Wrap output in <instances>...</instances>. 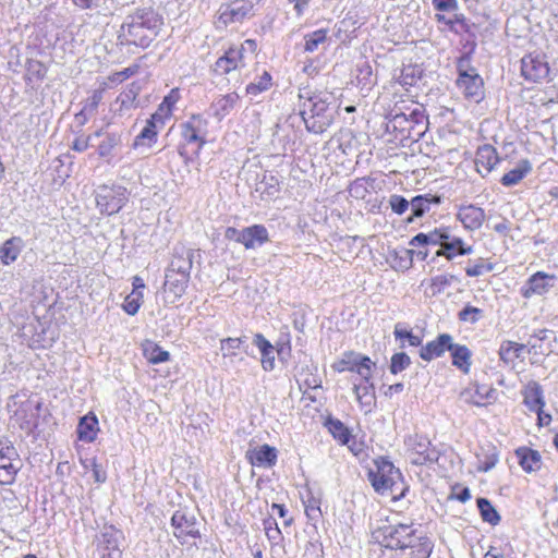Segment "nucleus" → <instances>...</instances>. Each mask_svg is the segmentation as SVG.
Returning <instances> with one entry per match:
<instances>
[{
  "label": "nucleus",
  "mask_w": 558,
  "mask_h": 558,
  "mask_svg": "<svg viewBox=\"0 0 558 558\" xmlns=\"http://www.w3.org/2000/svg\"><path fill=\"white\" fill-rule=\"evenodd\" d=\"M163 22L151 10H137L128 15L118 32V44L147 48L157 37Z\"/></svg>",
  "instance_id": "obj_1"
},
{
  "label": "nucleus",
  "mask_w": 558,
  "mask_h": 558,
  "mask_svg": "<svg viewBox=\"0 0 558 558\" xmlns=\"http://www.w3.org/2000/svg\"><path fill=\"white\" fill-rule=\"evenodd\" d=\"M194 251L175 248L171 263L166 271L163 298L168 304H174L184 293L190 280Z\"/></svg>",
  "instance_id": "obj_2"
},
{
  "label": "nucleus",
  "mask_w": 558,
  "mask_h": 558,
  "mask_svg": "<svg viewBox=\"0 0 558 558\" xmlns=\"http://www.w3.org/2000/svg\"><path fill=\"white\" fill-rule=\"evenodd\" d=\"M301 116L306 130L315 134L324 133L333 121V109L328 101L327 94H313L310 92L300 94Z\"/></svg>",
  "instance_id": "obj_3"
},
{
  "label": "nucleus",
  "mask_w": 558,
  "mask_h": 558,
  "mask_svg": "<svg viewBox=\"0 0 558 558\" xmlns=\"http://www.w3.org/2000/svg\"><path fill=\"white\" fill-rule=\"evenodd\" d=\"M40 405L41 403L36 398L26 395L13 396L8 403L12 424L17 425L27 434L33 432L37 427Z\"/></svg>",
  "instance_id": "obj_4"
},
{
  "label": "nucleus",
  "mask_w": 558,
  "mask_h": 558,
  "mask_svg": "<svg viewBox=\"0 0 558 558\" xmlns=\"http://www.w3.org/2000/svg\"><path fill=\"white\" fill-rule=\"evenodd\" d=\"M256 50V43L252 39H246L240 46L230 47L223 56L218 58L215 63V72L223 75L231 71L242 70L248 62L253 61Z\"/></svg>",
  "instance_id": "obj_5"
},
{
  "label": "nucleus",
  "mask_w": 558,
  "mask_h": 558,
  "mask_svg": "<svg viewBox=\"0 0 558 558\" xmlns=\"http://www.w3.org/2000/svg\"><path fill=\"white\" fill-rule=\"evenodd\" d=\"M377 538L384 547L399 554H405L408 547L416 542L413 526L403 523L381 527L377 532Z\"/></svg>",
  "instance_id": "obj_6"
},
{
  "label": "nucleus",
  "mask_w": 558,
  "mask_h": 558,
  "mask_svg": "<svg viewBox=\"0 0 558 558\" xmlns=\"http://www.w3.org/2000/svg\"><path fill=\"white\" fill-rule=\"evenodd\" d=\"M255 14L254 0H232L222 3L217 12L216 27L226 28L233 24H241Z\"/></svg>",
  "instance_id": "obj_7"
},
{
  "label": "nucleus",
  "mask_w": 558,
  "mask_h": 558,
  "mask_svg": "<svg viewBox=\"0 0 558 558\" xmlns=\"http://www.w3.org/2000/svg\"><path fill=\"white\" fill-rule=\"evenodd\" d=\"M408 456L413 464L425 465L437 461L438 451L422 435H409L404 438Z\"/></svg>",
  "instance_id": "obj_8"
},
{
  "label": "nucleus",
  "mask_w": 558,
  "mask_h": 558,
  "mask_svg": "<svg viewBox=\"0 0 558 558\" xmlns=\"http://www.w3.org/2000/svg\"><path fill=\"white\" fill-rule=\"evenodd\" d=\"M332 368L338 373H355L361 379H367L372 378L375 363L368 356L361 353L345 352L332 364Z\"/></svg>",
  "instance_id": "obj_9"
},
{
  "label": "nucleus",
  "mask_w": 558,
  "mask_h": 558,
  "mask_svg": "<svg viewBox=\"0 0 558 558\" xmlns=\"http://www.w3.org/2000/svg\"><path fill=\"white\" fill-rule=\"evenodd\" d=\"M400 477L401 473L399 470L390 461L383 458L376 460L375 470L369 471V480L373 487L381 494L392 490Z\"/></svg>",
  "instance_id": "obj_10"
},
{
  "label": "nucleus",
  "mask_w": 558,
  "mask_h": 558,
  "mask_svg": "<svg viewBox=\"0 0 558 558\" xmlns=\"http://www.w3.org/2000/svg\"><path fill=\"white\" fill-rule=\"evenodd\" d=\"M184 145L192 146L193 153H199L206 144L208 122L201 114H194L181 125Z\"/></svg>",
  "instance_id": "obj_11"
},
{
  "label": "nucleus",
  "mask_w": 558,
  "mask_h": 558,
  "mask_svg": "<svg viewBox=\"0 0 558 558\" xmlns=\"http://www.w3.org/2000/svg\"><path fill=\"white\" fill-rule=\"evenodd\" d=\"M21 468L22 462L16 449L9 440L0 438V484H12Z\"/></svg>",
  "instance_id": "obj_12"
},
{
  "label": "nucleus",
  "mask_w": 558,
  "mask_h": 558,
  "mask_svg": "<svg viewBox=\"0 0 558 558\" xmlns=\"http://www.w3.org/2000/svg\"><path fill=\"white\" fill-rule=\"evenodd\" d=\"M129 193L122 186L102 185L96 193V203L101 213L113 215L128 202Z\"/></svg>",
  "instance_id": "obj_13"
},
{
  "label": "nucleus",
  "mask_w": 558,
  "mask_h": 558,
  "mask_svg": "<svg viewBox=\"0 0 558 558\" xmlns=\"http://www.w3.org/2000/svg\"><path fill=\"white\" fill-rule=\"evenodd\" d=\"M422 118L417 109H413L410 113L395 111L386 122V130L393 133L396 138L403 140L411 136L414 125Z\"/></svg>",
  "instance_id": "obj_14"
},
{
  "label": "nucleus",
  "mask_w": 558,
  "mask_h": 558,
  "mask_svg": "<svg viewBox=\"0 0 558 558\" xmlns=\"http://www.w3.org/2000/svg\"><path fill=\"white\" fill-rule=\"evenodd\" d=\"M122 537V532L113 526L105 527L97 541L99 558H122L120 548Z\"/></svg>",
  "instance_id": "obj_15"
},
{
  "label": "nucleus",
  "mask_w": 558,
  "mask_h": 558,
  "mask_svg": "<svg viewBox=\"0 0 558 558\" xmlns=\"http://www.w3.org/2000/svg\"><path fill=\"white\" fill-rule=\"evenodd\" d=\"M173 526V535L180 543L184 544L189 538H197L201 536L194 515H187L183 511H175L171 518Z\"/></svg>",
  "instance_id": "obj_16"
},
{
  "label": "nucleus",
  "mask_w": 558,
  "mask_h": 558,
  "mask_svg": "<svg viewBox=\"0 0 558 558\" xmlns=\"http://www.w3.org/2000/svg\"><path fill=\"white\" fill-rule=\"evenodd\" d=\"M460 399L476 407H485L496 401L497 390L487 385L471 384L460 392Z\"/></svg>",
  "instance_id": "obj_17"
},
{
  "label": "nucleus",
  "mask_w": 558,
  "mask_h": 558,
  "mask_svg": "<svg viewBox=\"0 0 558 558\" xmlns=\"http://www.w3.org/2000/svg\"><path fill=\"white\" fill-rule=\"evenodd\" d=\"M557 277L554 274L537 271L532 275L521 288V295L530 299L533 295H544L556 284Z\"/></svg>",
  "instance_id": "obj_18"
},
{
  "label": "nucleus",
  "mask_w": 558,
  "mask_h": 558,
  "mask_svg": "<svg viewBox=\"0 0 558 558\" xmlns=\"http://www.w3.org/2000/svg\"><path fill=\"white\" fill-rule=\"evenodd\" d=\"M457 86L465 98L474 102H480L484 97L483 80L475 70L461 72L457 80Z\"/></svg>",
  "instance_id": "obj_19"
},
{
  "label": "nucleus",
  "mask_w": 558,
  "mask_h": 558,
  "mask_svg": "<svg viewBox=\"0 0 558 558\" xmlns=\"http://www.w3.org/2000/svg\"><path fill=\"white\" fill-rule=\"evenodd\" d=\"M521 73L525 80L538 82L547 77L549 66L543 56L530 53L521 60Z\"/></svg>",
  "instance_id": "obj_20"
},
{
  "label": "nucleus",
  "mask_w": 558,
  "mask_h": 558,
  "mask_svg": "<svg viewBox=\"0 0 558 558\" xmlns=\"http://www.w3.org/2000/svg\"><path fill=\"white\" fill-rule=\"evenodd\" d=\"M251 464L258 468H271L277 463L278 451L269 445H262L246 451Z\"/></svg>",
  "instance_id": "obj_21"
},
{
  "label": "nucleus",
  "mask_w": 558,
  "mask_h": 558,
  "mask_svg": "<svg viewBox=\"0 0 558 558\" xmlns=\"http://www.w3.org/2000/svg\"><path fill=\"white\" fill-rule=\"evenodd\" d=\"M485 217L484 209L472 204L460 206L457 213V219L471 231L480 229Z\"/></svg>",
  "instance_id": "obj_22"
},
{
  "label": "nucleus",
  "mask_w": 558,
  "mask_h": 558,
  "mask_svg": "<svg viewBox=\"0 0 558 558\" xmlns=\"http://www.w3.org/2000/svg\"><path fill=\"white\" fill-rule=\"evenodd\" d=\"M353 391L355 395V399L360 404L361 410L364 413L372 412L375 405V387L371 381V378L361 379L359 384L354 383Z\"/></svg>",
  "instance_id": "obj_23"
},
{
  "label": "nucleus",
  "mask_w": 558,
  "mask_h": 558,
  "mask_svg": "<svg viewBox=\"0 0 558 558\" xmlns=\"http://www.w3.org/2000/svg\"><path fill=\"white\" fill-rule=\"evenodd\" d=\"M452 343V337L448 333L439 335L435 340L422 347L420 356L424 361H432L441 356L446 351H449Z\"/></svg>",
  "instance_id": "obj_24"
},
{
  "label": "nucleus",
  "mask_w": 558,
  "mask_h": 558,
  "mask_svg": "<svg viewBox=\"0 0 558 558\" xmlns=\"http://www.w3.org/2000/svg\"><path fill=\"white\" fill-rule=\"evenodd\" d=\"M239 100L240 97L234 92L221 95L211 102L209 113L218 121H221L234 109Z\"/></svg>",
  "instance_id": "obj_25"
},
{
  "label": "nucleus",
  "mask_w": 558,
  "mask_h": 558,
  "mask_svg": "<svg viewBox=\"0 0 558 558\" xmlns=\"http://www.w3.org/2000/svg\"><path fill=\"white\" fill-rule=\"evenodd\" d=\"M269 241V234L263 225H253L242 229V243L245 248H256Z\"/></svg>",
  "instance_id": "obj_26"
},
{
  "label": "nucleus",
  "mask_w": 558,
  "mask_h": 558,
  "mask_svg": "<svg viewBox=\"0 0 558 558\" xmlns=\"http://www.w3.org/2000/svg\"><path fill=\"white\" fill-rule=\"evenodd\" d=\"M499 158L492 145H483L476 151L475 165L483 175L488 174L498 163Z\"/></svg>",
  "instance_id": "obj_27"
},
{
  "label": "nucleus",
  "mask_w": 558,
  "mask_h": 558,
  "mask_svg": "<svg viewBox=\"0 0 558 558\" xmlns=\"http://www.w3.org/2000/svg\"><path fill=\"white\" fill-rule=\"evenodd\" d=\"M451 234L449 228H436L428 233H418L410 241L411 246L421 245H440L442 246L446 240H450Z\"/></svg>",
  "instance_id": "obj_28"
},
{
  "label": "nucleus",
  "mask_w": 558,
  "mask_h": 558,
  "mask_svg": "<svg viewBox=\"0 0 558 558\" xmlns=\"http://www.w3.org/2000/svg\"><path fill=\"white\" fill-rule=\"evenodd\" d=\"M25 246L24 240L20 236H12L4 241L0 246V262L9 266L16 262Z\"/></svg>",
  "instance_id": "obj_29"
},
{
  "label": "nucleus",
  "mask_w": 558,
  "mask_h": 558,
  "mask_svg": "<svg viewBox=\"0 0 558 558\" xmlns=\"http://www.w3.org/2000/svg\"><path fill=\"white\" fill-rule=\"evenodd\" d=\"M98 432V418L93 412H89L81 417L76 429L80 440L85 442H93L96 439Z\"/></svg>",
  "instance_id": "obj_30"
},
{
  "label": "nucleus",
  "mask_w": 558,
  "mask_h": 558,
  "mask_svg": "<svg viewBox=\"0 0 558 558\" xmlns=\"http://www.w3.org/2000/svg\"><path fill=\"white\" fill-rule=\"evenodd\" d=\"M472 252V246L465 245L461 238L451 235V239L444 242L441 250L437 251L436 255L452 259L457 255H469Z\"/></svg>",
  "instance_id": "obj_31"
},
{
  "label": "nucleus",
  "mask_w": 558,
  "mask_h": 558,
  "mask_svg": "<svg viewBox=\"0 0 558 558\" xmlns=\"http://www.w3.org/2000/svg\"><path fill=\"white\" fill-rule=\"evenodd\" d=\"M253 343L258 348L262 359V367L266 372H270L275 367L274 345L262 335L256 333Z\"/></svg>",
  "instance_id": "obj_32"
},
{
  "label": "nucleus",
  "mask_w": 558,
  "mask_h": 558,
  "mask_svg": "<svg viewBox=\"0 0 558 558\" xmlns=\"http://www.w3.org/2000/svg\"><path fill=\"white\" fill-rule=\"evenodd\" d=\"M532 171V165L527 159H521L517 166L505 173L500 180L504 186H513L520 183Z\"/></svg>",
  "instance_id": "obj_33"
},
{
  "label": "nucleus",
  "mask_w": 558,
  "mask_h": 558,
  "mask_svg": "<svg viewBox=\"0 0 558 558\" xmlns=\"http://www.w3.org/2000/svg\"><path fill=\"white\" fill-rule=\"evenodd\" d=\"M519 463L525 472H535L541 469L542 459L538 451L521 447L515 450Z\"/></svg>",
  "instance_id": "obj_34"
},
{
  "label": "nucleus",
  "mask_w": 558,
  "mask_h": 558,
  "mask_svg": "<svg viewBox=\"0 0 558 558\" xmlns=\"http://www.w3.org/2000/svg\"><path fill=\"white\" fill-rule=\"evenodd\" d=\"M155 121L156 120H153V117H150V119L147 120L146 125L134 138L132 145L134 149H138L141 147L150 148L157 142L158 132L156 130Z\"/></svg>",
  "instance_id": "obj_35"
},
{
  "label": "nucleus",
  "mask_w": 558,
  "mask_h": 558,
  "mask_svg": "<svg viewBox=\"0 0 558 558\" xmlns=\"http://www.w3.org/2000/svg\"><path fill=\"white\" fill-rule=\"evenodd\" d=\"M355 80L362 92L368 93L376 84V77L373 74L372 65L363 60L356 64Z\"/></svg>",
  "instance_id": "obj_36"
},
{
  "label": "nucleus",
  "mask_w": 558,
  "mask_h": 558,
  "mask_svg": "<svg viewBox=\"0 0 558 558\" xmlns=\"http://www.w3.org/2000/svg\"><path fill=\"white\" fill-rule=\"evenodd\" d=\"M144 357L151 364H160L169 361L170 354L153 340H144L141 344Z\"/></svg>",
  "instance_id": "obj_37"
},
{
  "label": "nucleus",
  "mask_w": 558,
  "mask_h": 558,
  "mask_svg": "<svg viewBox=\"0 0 558 558\" xmlns=\"http://www.w3.org/2000/svg\"><path fill=\"white\" fill-rule=\"evenodd\" d=\"M449 351L451 352L452 364L464 374H468L471 367V351L465 345L453 343H451Z\"/></svg>",
  "instance_id": "obj_38"
},
{
  "label": "nucleus",
  "mask_w": 558,
  "mask_h": 558,
  "mask_svg": "<svg viewBox=\"0 0 558 558\" xmlns=\"http://www.w3.org/2000/svg\"><path fill=\"white\" fill-rule=\"evenodd\" d=\"M180 99V93L178 88H173L163 98L156 112L151 116L153 120L162 121L171 116L174 105Z\"/></svg>",
  "instance_id": "obj_39"
},
{
  "label": "nucleus",
  "mask_w": 558,
  "mask_h": 558,
  "mask_svg": "<svg viewBox=\"0 0 558 558\" xmlns=\"http://www.w3.org/2000/svg\"><path fill=\"white\" fill-rule=\"evenodd\" d=\"M432 544L428 538L416 536V542L410 545L405 554H399L400 558H429Z\"/></svg>",
  "instance_id": "obj_40"
},
{
  "label": "nucleus",
  "mask_w": 558,
  "mask_h": 558,
  "mask_svg": "<svg viewBox=\"0 0 558 558\" xmlns=\"http://www.w3.org/2000/svg\"><path fill=\"white\" fill-rule=\"evenodd\" d=\"M432 544L428 538L416 536V542L410 545L405 554H399L400 558H429Z\"/></svg>",
  "instance_id": "obj_41"
},
{
  "label": "nucleus",
  "mask_w": 558,
  "mask_h": 558,
  "mask_svg": "<svg viewBox=\"0 0 558 558\" xmlns=\"http://www.w3.org/2000/svg\"><path fill=\"white\" fill-rule=\"evenodd\" d=\"M525 345L513 341H504L499 349L500 359L506 363H513L524 351Z\"/></svg>",
  "instance_id": "obj_42"
},
{
  "label": "nucleus",
  "mask_w": 558,
  "mask_h": 558,
  "mask_svg": "<svg viewBox=\"0 0 558 558\" xmlns=\"http://www.w3.org/2000/svg\"><path fill=\"white\" fill-rule=\"evenodd\" d=\"M440 198L437 196L428 197L426 195H418L412 198L411 209L414 217H422L430 209L432 204H439Z\"/></svg>",
  "instance_id": "obj_43"
},
{
  "label": "nucleus",
  "mask_w": 558,
  "mask_h": 558,
  "mask_svg": "<svg viewBox=\"0 0 558 558\" xmlns=\"http://www.w3.org/2000/svg\"><path fill=\"white\" fill-rule=\"evenodd\" d=\"M495 268V264L485 259L477 258L475 260H469L465 267V274L469 277H480L485 274L493 271Z\"/></svg>",
  "instance_id": "obj_44"
},
{
  "label": "nucleus",
  "mask_w": 558,
  "mask_h": 558,
  "mask_svg": "<svg viewBox=\"0 0 558 558\" xmlns=\"http://www.w3.org/2000/svg\"><path fill=\"white\" fill-rule=\"evenodd\" d=\"M326 425L330 434L339 441V444L349 445L351 441V434L341 421L330 418L327 421Z\"/></svg>",
  "instance_id": "obj_45"
},
{
  "label": "nucleus",
  "mask_w": 558,
  "mask_h": 558,
  "mask_svg": "<svg viewBox=\"0 0 558 558\" xmlns=\"http://www.w3.org/2000/svg\"><path fill=\"white\" fill-rule=\"evenodd\" d=\"M257 191L265 198H274L280 193V182L275 175H264V179L257 186Z\"/></svg>",
  "instance_id": "obj_46"
},
{
  "label": "nucleus",
  "mask_w": 558,
  "mask_h": 558,
  "mask_svg": "<svg viewBox=\"0 0 558 558\" xmlns=\"http://www.w3.org/2000/svg\"><path fill=\"white\" fill-rule=\"evenodd\" d=\"M373 187V180L368 178H359L354 180L349 187V194L356 199H364Z\"/></svg>",
  "instance_id": "obj_47"
},
{
  "label": "nucleus",
  "mask_w": 558,
  "mask_h": 558,
  "mask_svg": "<svg viewBox=\"0 0 558 558\" xmlns=\"http://www.w3.org/2000/svg\"><path fill=\"white\" fill-rule=\"evenodd\" d=\"M422 69L418 65L409 64L403 66L398 82L402 86H413L422 76Z\"/></svg>",
  "instance_id": "obj_48"
},
{
  "label": "nucleus",
  "mask_w": 558,
  "mask_h": 558,
  "mask_svg": "<svg viewBox=\"0 0 558 558\" xmlns=\"http://www.w3.org/2000/svg\"><path fill=\"white\" fill-rule=\"evenodd\" d=\"M477 507L482 519L493 525H496L500 521V517L493 505L486 498L477 499Z\"/></svg>",
  "instance_id": "obj_49"
},
{
  "label": "nucleus",
  "mask_w": 558,
  "mask_h": 558,
  "mask_svg": "<svg viewBox=\"0 0 558 558\" xmlns=\"http://www.w3.org/2000/svg\"><path fill=\"white\" fill-rule=\"evenodd\" d=\"M121 144V136L117 133H108L98 146V154L106 158L111 156L113 149Z\"/></svg>",
  "instance_id": "obj_50"
},
{
  "label": "nucleus",
  "mask_w": 558,
  "mask_h": 558,
  "mask_svg": "<svg viewBox=\"0 0 558 558\" xmlns=\"http://www.w3.org/2000/svg\"><path fill=\"white\" fill-rule=\"evenodd\" d=\"M438 23L445 24L449 27L450 31L454 33H459L465 28V20L461 14H453L452 16H447L445 14L437 13L435 15Z\"/></svg>",
  "instance_id": "obj_51"
},
{
  "label": "nucleus",
  "mask_w": 558,
  "mask_h": 558,
  "mask_svg": "<svg viewBox=\"0 0 558 558\" xmlns=\"http://www.w3.org/2000/svg\"><path fill=\"white\" fill-rule=\"evenodd\" d=\"M305 45L304 49L307 52H314L318 49V46L320 44H324L327 39V29L320 28L317 31H314L304 37Z\"/></svg>",
  "instance_id": "obj_52"
},
{
  "label": "nucleus",
  "mask_w": 558,
  "mask_h": 558,
  "mask_svg": "<svg viewBox=\"0 0 558 558\" xmlns=\"http://www.w3.org/2000/svg\"><path fill=\"white\" fill-rule=\"evenodd\" d=\"M271 86V76L268 72L264 71L257 82H252L246 86V93L251 96H256Z\"/></svg>",
  "instance_id": "obj_53"
},
{
  "label": "nucleus",
  "mask_w": 558,
  "mask_h": 558,
  "mask_svg": "<svg viewBox=\"0 0 558 558\" xmlns=\"http://www.w3.org/2000/svg\"><path fill=\"white\" fill-rule=\"evenodd\" d=\"M143 292L142 291H132L129 295L125 296L124 299V302H123V310L129 314V315H135L142 303H143Z\"/></svg>",
  "instance_id": "obj_54"
},
{
  "label": "nucleus",
  "mask_w": 558,
  "mask_h": 558,
  "mask_svg": "<svg viewBox=\"0 0 558 558\" xmlns=\"http://www.w3.org/2000/svg\"><path fill=\"white\" fill-rule=\"evenodd\" d=\"M524 403L531 411L534 412L543 409V396L541 389L537 386L529 390L527 395L525 396Z\"/></svg>",
  "instance_id": "obj_55"
},
{
  "label": "nucleus",
  "mask_w": 558,
  "mask_h": 558,
  "mask_svg": "<svg viewBox=\"0 0 558 558\" xmlns=\"http://www.w3.org/2000/svg\"><path fill=\"white\" fill-rule=\"evenodd\" d=\"M393 335L396 339L401 341L407 340L408 343L412 347H418L422 343V339L418 336L404 328L401 324H397L395 326Z\"/></svg>",
  "instance_id": "obj_56"
},
{
  "label": "nucleus",
  "mask_w": 558,
  "mask_h": 558,
  "mask_svg": "<svg viewBox=\"0 0 558 558\" xmlns=\"http://www.w3.org/2000/svg\"><path fill=\"white\" fill-rule=\"evenodd\" d=\"M245 338H226L221 340V351L223 356H234L236 355V350L240 349L242 343H244Z\"/></svg>",
  "instance_id": "obj_57"
},
{
  "label": "nucleus",
  "mask_w": 558,
  "mask_h": 558,
  "mask_svg": "<svg viewBox=\"0 0 558 558\" xmlns=\"http://www.w3.org/2000/svg\"><path fill=\"white\" fill-rule=\"evenodd\" d=\"M482 315L483 311L481 308L468 305L459 312L458 316L461 322L475 324L482 318Z\"/></svg>",
  "instance_id": "obj_58"
},
{
  "label": "nucleus",
  "mask_w": 558,
  "mask_h": 558,
  "mask_svg": "<svg viewBox=\"0 0 558 558\" xmlns=\"http://www.w3.org/2000/svg\"><path fill=\"white\" fill-rule=\"evenodd\" d=\"M85 469L90 468L93 477L97 483H104L107 480V473L104 468L97 463L96 459H87L83 462Z\"/></svg>",
  "instance_id": "obj_59"
},
{
  "label": "nucleus",
  "mask_w": 558,
  "mask_h": 558,
  "mask_svg": "<svg viewBox=\"0 0 558 558\" xmlns=\"http://www.w3.org/2000/svg\"><path fill=\"white\" fill-rule=\"evenodd\" d=\"M410 357L405 353H396L391 357L390 371L398 374L410 365Z\"/></svg>",
  "instance_id": "obj_60"
},
{
  "label": "nucleus",
  "mask_w": 558,
  "mask_h": 558,
  "mask_svg": "<svg viewBox=\"0 0 558 558\" xmlns=\"http://www.w3.org/2000/svg\"><path fill=\"white\" fill-rule=\"evenodd\" d=\"M264 530L266 533L267 538L277 544L281 539V531L278 527V524L275 520H266L264 521Z\"/></svg>",
  "instance_id": "obj_61"
},
{
  "label": "nucleus",
  "mask_w": 558,
  "mask_h": 558,
  "mask_svg": "<svg viewBox=\"0 0 558 558\" xmlns=\"http://www.w3.org/2000/svg\"><path fill=\"white\" fill-rule=\"evenodd\" d=\"M305 506V513L311 520H317L322 515V511L319 508V501L314 498L310 497L306 501H304Z\"/></svg>",
  "instance_id": "obj_62"
},
{
  "label": "nucleus",
  "mask_w": 558,
  "mask_h": 558,
  "mask_svg": "<svg viewBox=\"0 0 558 558\" xmlns=\"http://www.w3.org/2000/svg\"><path fill=\"white\" fill-rule=\"evenodd\" d=\"M389 204L396 214L402 215L409 208L411 202L409 203L404 197L395 194L390 196Z\"/></svg>",
  "instance_id": "obj_63"
},
{
  "label": "nucleus",
  "mask_w": 558,
  "mask_h": 558,
  "mask_svg": "<svg viewBox=\"0 0 558 558\" xmlns=\"http://www.w3.org/2000/svg\"><path fill=\"white\" fill-rule=\"evenodd\" d=\"M102 100V90H94L84 104L83 112H95Z\"/></svg>",
  "instance_id": "obj_64"
}]
</instances>
